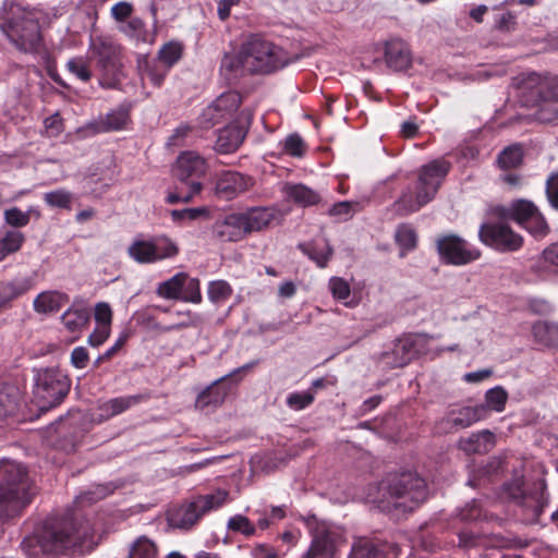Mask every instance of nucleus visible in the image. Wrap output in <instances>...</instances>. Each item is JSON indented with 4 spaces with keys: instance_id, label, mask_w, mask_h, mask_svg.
<instances>
[{
    "instance_id": "nucleus-1",
    "label": "nucleus",
    "mask_w": 558,
    "mask_h": 558,
    "mask_svg": "<svg viewBox=\"0 0 558 558\" xmlns=\"http://www.w3.org/2000/svg\"><path fill=\"white\" fill-rule=\"evenodd\" d=\"M427 485L423 477L413 472L389 473L378 484L369 487L367 500L381 511H413L426 500Z\"/></svg>"
},
{
    "instance_id": "nucleus-2",
    "label": "nucleus",
    "mask_w": 558,
    "mask_h": 558,
    "mask_svg": "<svg viewBox=\"0 0 558 558\" xmlns=\"http://www.w3.org/2000/svg\"><path fill=\"white\" fill-rule=\"evenodd\" d=\"M35 495V487L27 469L16 461L0 463V520L20 515Z\"/></svg>"
},
{
    "instance_id": "nucleus-3",
    "label": "nucleus",
    "mask_w": 558,
    "mask_h": 558,
    "mask_svg": "<svg viewBox=\"0 0 558 558\" xmlns=\"http://www.w3.org/2000/svg\"><path fill=\"white\" fill-rule=\"evenodd\" d=\"M450 168V162L442 158L422 166L414 190L408 189L395 203L397 213L403 216L415 213L434 199Z\"/></svg>"
},
{
    "instance_id": "nucleus-4",
    "label": "nucleus",
    "mask_w": 558,
    "mask_h": 558,
    "mask_svg": "<svg viewBox=\"0 0 558 558\" xmlns=\"http://www.w3.org/2000/svg\"><path fill=\"white\" fill-rule=\"evenodd\" d=\"M0 25L22 50L29 51L40 43V28L36 13L21 3L7 0L0 9Z\"/></svg>"
},
{
    "instance_id": "nucleus-5",
    "label": "nucleus",
    "mask_w": 558,
    "mask_h": 558,
    "mask_svg": "<svg viewBox=\"0 0 558 558\" xmlns=\"http://www.w3.org/2000/svg\"><path fill=\"white\" fill-rule=\"evenodd\" d=\"M90 537L86 527L77 526L71 518L52 519L45 523L38 542L45 553L65 555L81 547Z\"/></svg>"
},
{
    "instance_id": "nucleus-6",
    "label": "nucleus",
    "mask_w": 558,
    "mask_h": 558,
    "mask_svg": "<svg viewBox=\"0 0 558 558\" xmlns=\"http://www.w3.org/2000/svg\"><path fill=\"white\" fill-rule=\"evenodd\" d=\"M88 53L102 75L100 83L108 87L116 86L123 77L122 46L109 35H97L90 37Z\"/></svg>"
},
{
    "instance_id": "nucleus-7",
    "label": "nucleus",
    "mask_w": 558,
    "mask_h": 558,
    "mask_svg": "<svg viewBox=\"0 0 558 558\" xmlns=\"http://www.w3.org/2000/svg\"><path fill=\"white\" fill-rule=\"evenodd\" d=\"M241 47L244 69L248 73L267 74L288 64L284 51L259 35L248 36Z\"/></svg>"
},
{
    "instance_id": "nucleus-8",
    "label": "nucleus",
    "mask_w": 558,
    "mask_h": 558,
    "mask_svg": "<svg viewBox=\"0 0 558 558\" xmlns=\"http://www.w3.org/2000/svg\"><path fill=\"white\" fill-rule=\"evenodd\" d=\"M34 399L41 412L62 403L71 387L69 378L56 367L34 368Z\"/></svg>"
},
{
    "instance_id": "nucleus-9",
    "label": "nucleus",
    "mask_w": 558,
    "mask_h": 558,
    "mask_svg": "<svg viewBox=\"0 0 558 558\" xmlns=\"http://www.w3.org/2000/svg\"><path fill=\"white\" fill-rule=\"evenodd\" d=\"M228 492L217 489L214 493L199 495L191 502L180 507L170 517L173 526L189 530L194 526L206 513L222 507L227 500Z\"/></svg>"
},
{
    "instance_id": "nucleus-10",
    "label": "nucleus",
    "mask_w": 558,
    "mask_h": 558,
    "mask_svg": "<svg viewBox=\"0 0 558 558\" xmlns=\"http://www.w3.org/2000/svg\"><path fill=\"white\" fill-rule=\"evenodd\" d=\"M436 250L446 265L464 266L481 257V252L463 238L449 233L436 239Z\"/></svg>"
},
{
    "instance_id": "nucleus-11",
    "label": "nucleus",
    "mask_w": 558,
    "mask_h": 558,
    "mask_svg": "<svg viewBox=\"0 0 558 558\" xmlns=\"http://www.w3.org/2000/svg\"><path fill=\"white\" fill-rule=\"evenodd\" d=\"M312 541L302 558H335L343 544V533L336 526L319 523L311 529Z\"/></svg>"
},
{
    "instance_id": "nucleus-12",
    "label": "nucleus",
    "mask_w": 558,
    "mask_h": 558,
    "mask_svg": "<svg viewBox=\"0 0 558 558\" xmlns=\"http://www.w3.org/2000/svg\"><path fill=\"white\" fill-rule=\"evenodd\" d=\"M478 238L482 243L501 253L518 251L523 244V238L505 222L482 223Z\"/></svg>"
},
{
    "instance_id": "nucleus-13",
    "label": "nucleus",
    "mask_w": 558,
    "mask_h": 558,
    "mask_svg": "<svg viewBox=\"0 0 558 558\" xmlns=\"http://www.w3.org/2000/svg\"><path fill=\"white\" fill-rule=\"evenodd\" d=\"M514 219L536 239L545 238L549 233V226L538 207L530 199H514Z\"/></svg>"
},
{
    "instance_id": "nucleus-14",
    "label": "nucleus",
    "mask_w": 558,
    "mask_h": 558,
    "mask_svg": "<svg viewBox=\"0 0 558 558\" xmlns=\"http://www.w3.org/2000/svg\"><path fill=\"white\" fill-rule=\"evenodd\" d=\"M508 496L523 508L531 510L534 519H537L548 504L546 495V485L538 483L533 492L526 493L523 488V482L519 478L506 485Z\"/></svg>"
},
{
    "instance_id": "nucleus-15",
    "label": "nucleus",
    "mask_w": 558,
    "mask_h": 558,
    "mask_svg": "<svg viewBox=\"0 0 558 558\" xmlns=\"http://www.w3.org/2000/svg\"><path fill=\"white\" fill-rule=\"evenodd\" d=\"M519 88L535 102L558 101V76L527 73L522 75Z\"/></svg>"
},
{
    "instance_id": "nucleus-16",
    "label": "nucleus",
    "mask_w": 558,
    "mask_h": 558,
    "mask_svg": "<svg viewBox=\"0 0 558 558\" xmlns=\"http://www.w3.org/2000/svg\"><path fill=\"white\" fill-rule=\"evenodd\" d=\"M253 113L251 110H242L240 124H231L221 129L215 143V150L220 154H231L243 143L246 136V128L251 124Z\"/></svg>"
},
{
    "instance_id": "nucleus-17",
    "label": "nucleus",
    "mask_w": 558,
    "mask_h": 558,
    "mask_svg": "<svg viewBox=\"0 0 558 558\" xmlns=\"http://www.w3.org/2000/svg\"><path fill=\"white\" fill-rule=\"evenodd\" d=\"M240 104L241 97L239 94L233 92L221 94L204 109L201 116L202 124L207 128L221 122L228 116L236 111Z\"/></svg>"
},
{
    "instance_id": "nucleus-18",
    "label": "nucleus",
    "mask_w": 558,
    "mask_h": 558,
    "mask_svg": "<svg viewBox=\"0 0 558 558\" xmlns=\"http://www.w3.org/2000/svg\"><path fill=\"white\" fill-rule=\"evenodd\" d=\"M485 415L486 409L484 404L475 407H462L457 410H451L439 422V429L445 433H452L459 429H463L484 418Z\"/></svg>"
},
{
    "instance_id": "nucleus-19",
    "label": "nucleus",
    "mask_w": 558,
    "mask_h": 558,
    "mask_svg": "<svg viewBox=\"0 0 558 558\" xmlns=\"http://www.w3.org/2000/svg\"><path fill=\"white\" fill-rule=\"evenodd\" d=\"M35 287L31 276H17L0 280V314L11 310L16 300L23 298Z\"/></svg>"
},
{
    "instance_id": "nucleus-20",
    "label": "nucleus",
    "mask_w": 558,
    "mask_h": 558,
    "mask_svg": "<svg viewBox=\"0 0 558 558\" xmlns=\"http://www.w3.org/2000/svg\"><path fill=\"white\" fill-rule=\"evenodd\" d=\"M208 165L196 151H184L177 159L175 177L181 184L189 185L192 181H199L207 172Z\"/></svg>"
},
{
    "instance_id": "nucleus-21",
    "label": "nucleus",
    "mask_w": 558,
    "mask_h": 558,
    "mask_svg": "<svg viewBox=\"0 0 558 558\" xmlns=\"http://www.w3.org/2000/svg\"><path fill=\"white\" fill-rule=\"evenodd\" d=\"M251 184L250 177L236 171H223L217 178L215 193L220 198L230 201L247 191Z\"/></svg>"
},
{
    "instance_id": "nucleus-22",
    "label": "nucleus",
    "mask_w": 558,
    "mask_h": 558,
    "mask_svg": "<svg viewBox=\"0 0 558 558\" xmlns=\"http://www.w3.org/2000/svg\"><path fill=\"white\" fill-rule=\"evenodd\" d=\"M150 399L149 392H140L131 396H120L105 401L99 404L100 421H107L113 416L124 413L125 411L146 402Z\"/></svg>"
},
{
    "instance_id": "nucleus-23",
    "label": "nucleus",
    "mask_w": 558,
    "mask_h": 558,
    "mask_svg": "<svg viewBox=\"0 0 558 558\" xmlns=\"http://www.w3.org/2000/svg\"><path fill=\"white\" fill-rule=\"evenodd\" d=\"M415 341L411 336H405L396 341L391 352H383L380 361L390 368L408 365L416 355Z\"/></svg>"
},
{
    "instance_id": "nucleus-24",
    "label": "nucleus",
    "mask_w": 558,
    "mask_h": 558,
    "mask_svg": "<svg viewBox=\"0 0 558 558\" xmlns=\"http://www.w3.org/2000/svg\"><path fill=\"white\" fill-rule=\"evenodd\" d=\"M214 234L221 241L236 242L246 234V228L242 213L227 215L214 225Z\"/></svg>"
},
{
    "instance_id": "nucleus-25",
    "label": "nucleus",
    "mask_w": 558,
    "mask_h": 558,
    "mask_svg": "<svg viewBox=\"0 0 558 558\" xmlns=\"http://www.w3.org/2000/svg\"><path fill=\"white\" fill-rule=\"evenodd\" d=\"M392 547L366 537L356 538L351 547L348 558H393Z\"/></svg>"
},
{
    "instance_id": "nucleus-26",
    "label": "nucleus",
    "mask_w": 558,
    "mask_h": 558,
    "mask_svg": "<svg viewBox=\"0 0 558 558\" xmlns=\"http://www.w3.org/2000/svg\"><path fill=\"white\" fill-rule=\"evenodd\" d=\"M256 362L247 363L241 367L235 368L230 374H227L218 379H216L211 386H209L206 390L202 391L196 399V407L204 409L206 407L213 405L217 407L221 404L226 398V390L218 386V384L226 380V378L233 377L234 375L240 374L243 371H247L253 367Z\"/></svg>"
},
{
    "instance_id": "nucleus-27",
    "label": "nucleus",
    "mask_w": 558,
    "mask_h": 558,
    "mask_svg": "<svg viewBox=\"0 0 558 558\" xmlns=\"http://www.w3.org/2000/svg\"><path fill=\"white\" fill-rule=\"evenodd\" d=\"M385 61L393 71H404L412 63V56L408 45L401 39H392L386 44Z\"/></svg>"
},
{
    "instance_id": "nucleus-28",
    "label": "nucleus",
    "mask_w": 558,
    "mask_h": 558,
    "mask_svg": "<svg viewBox=\"0 0 558 558\" xmlns=\"http://www.w3.org/2000/svg\"><path fill=\"white\" fill-rule=\"evenodd\" d=\"M298 248L319 268H326L333 255V248L324 236L299 243Z\"/></svg>"
},
{
    "instance_id": "nucleus-29",
    "label": "nucleus",
    "mask_w": 558,
    "mask_h": 558,
    "mask_svg": "<svg viewBox=\"0 0 558 558\" xmlns=\"http://www.w3.org/2000/svg\"><path fill=\"white\" fill-rule=\"evenodd\" d=\"M128 110L119 107L88 123L87 129L95 134L116 132L122 130L128 123Z\"/></svg>"
},
{
    "instance_id": "nucleus-30",
    "label": "nucleus",
    "mask_w": 558,
    "mask_h": 558,
    "mask_svg": "<svg viewBox=\"0 0 558 558\" xmlns=\"http://www.w3.org/2000/svg\"><path fill=\"white\" fill-rule=\"evenodd\" d=\"M137 70L142 80L147 78L155 87H160L162 85L170 71L156 58H149L146 54L137 57Z\"/></svg>"
},
{
    "instance_id": "nucleus-31",
    "label": "nucleus",
    "mask_w": 558,
    "mask_h": 558,
    "mask_svg": "<svg viewBox=\"0 0 558 558\" xmlns=\"http://www.w3.org/2000/svg\"><path fill=\"white\" fill-rule=\"evenodd\" d=\"M494 446L495 435L487 429L474 433L466 438H461L459 441V448L468 454L484 453L489 451Z\"/></svg>"
},
{
    "instance_id": "nucleus-32",
    "label": "nucleus",
    "mask_w": 558,
    "mask_h": 558,
    "mask_svg": "<svg viewBox=\"0 0 558 558\" xmlns=\"http://www.w3.org/2000/svg\"><path fill=\"white\" fill-rule=\"evenodd\" d=\"M247 234L260 231L275 219L276 211L269 207H252L242 213Z\"/></svg>"
},
{
    "instance_id": "nucleus-33",
    "label": "nucleus",
    "mask_w": 558,
    "mask_h": 558,
    "mask_svg": "<svg viewBox=\"0 0 558 558\" xmlns=\"http://www.w3.org/2000/svg\"><path fill=\"white\" fill-rule=\"evenodd\" d=\"M68 302L69 296L63 292L45 291L34 299L33 307L39 314L56 313Z\"/></svg>"
},
{
    "instance_id": "nucleus-34",
    "label": "nucleus",
    "mask_w": 558,
    "mask_h": 558,
    "mask_svg": "<svg viewBox=\"0 0 558 558\" xmlns=\"http://www.w3.org/2000/svg\"><path fill=\"white\" fill-rule=\"evenodd\" d=\"M128 255L138 264L157 263L151 236L134 239L128 247Z\"/></svg>"
},
{
    "instance_id": "nucleus-35",
    "label": "nucleus",
    "mask_w": 558,
    "mask_h": 558,
    "mask_svg": "<svg viewBox=\"0 0 558 558\" xmlns=\"http://www.w3.org/2000/svg\"><path fill=\"white\" fill-rule=\"evenodd\" d=\"M284 193L289 201L303 207L316 205L320 201L319 194L304 184H288Z\"/></svg>"
},
{
    "instance_id": "nucleus-36",
    "label": "nucleus",
    "mask_w": 558,
    "mask_h": 558,
    "mask_svg": "<svg viewBox=\"0 0 558 558\" xmlns=\"http://www.w3.org/2000/svg\"><path fill=\"white\" fill-rule=\"evenodd\" d=\"M535 340L546 347H558V324L536 322L533 327Z\"/></svg>"
},
{
    "instance_id": "nucleus-37",
    "label": "nucleus",
    "mask_w": 558,
    "mask_h": 558,
    "mask_svg": "<svg viewBox=\"0 0 558 558\" xmlns=\"http://www.w3.org/2000/svg\"><path fill=\"white\" fill-rule=\"evenodd\" d=\"M185 272H178L168 280L160 282L157 286L156 293L158 296L166 300H179L181 296V290L183 287V280Z\"/></svg>"
},
{
    "instance_id": "nucleus-38",
    "label": "nucleus",
    "mask_w": 558,
    "mask_h": 558,
    "mask_svg": "<svg viewBox=\"0 0 558 558\" xmlns=\"http://www.w3.org/2000/svg\"><path fill=\"white\" fill-rule=\"evenodd\" d=\"M20 408V392L14 387L0 389V418L14 415Z\"/></svg>"
},
{
    "instance_id": "nucleus-39",
    "label": "nucleus",
    "mask_w": 558,
    "mask_h": 558,
    "mask_svg": "<svg viewBox=\"0 0 558 558\" xmlns=\"http://www.w3.org/2000/svg\"><path fill=\"white\" fill-rule=\"evenodd\" d=\"M153 243L157 263L163 259L173 258L179 254L178 244L165 234L153 235Z\"/></svg>"
},
{
    "instance_id": "nucleus-40",
    "label": "nucleus",
    "mask_w": 558,
    "mask_h": 558,
    "mask_svg": "<svg viewBox=\"0 0 558 558\" xmlns=\"http://www.w3.org/2000/svg\"><path fill=\"white\" fill-rule=\"evenodd\" d=\"M61 320L69 331L74 332L86 325L88 312L83 307L72 306L62 314Z\"/></svg>"
},
{
    "instance_id": "nucleus-41",
    "label": "nucleus",
    "mask_w": 558,
    "mask_h": 558,
    "mask_svg": "<svg viewBox=\"0 0 558 558\" xmlns=\"http://www.w3.org/2000/svg\"><path fill=\"white\" fill-rule=\"evenodd\" d=\"M24 240L25 236L21 231L16 229L8 230L3 238L0 239V262L8 255L17 252Z\"/></svg>"
},
{
    "instance_id": "nucleus-42",
    "label": "nucleus",
    "mask_w": 558,
    "mask_h": 558,
    "mask_svg": "<svg viewBox=\"0 0 558 558\" xmlns=\"http://www.w3.org/2000/svg\"><path fill=\"white\" fill-rule=\"evenodd\" d=\"M182 54L183 45L178 41H170L159 49L156 59L171 70V68L181 60Z\"/></svg>"
},
{
    "instance_id": "nucleus-43",
    "label": "nucleus",
    "mask_w": 558,
    "mask_h": 558,
    "mask_svg": "<svg viewBox=\"0 0 558 558\" xmlns=\"http://www.w3.org/2000/svg\"><path fill=\"white\" fill-rule=\"evenodd\" d=\"M232 288L226 280H213L208 283L207 295L211 303L221 305L232 295Z\"/></svg>"
},
{
    "instance_id": "nucleus-44",
    "label": "nucleus",
    "mask_w": 558,
    "mask_h": 558,
    "mask_svg": "<svg viewBox=\"0 0 558 558\" xmlns=\"http://www.w3.org/2000/svg\"><path fill=\"white\" fill-rule=\"evenodd\" d=\"M203 185L199 181H192L189 185L182 184V186H177L174 192H171L167 195V203L175 204L179 202L189 203L195 195H197Z\"/></svg>"
},
{
    "instance_id": "nucleus-45",
    "label": "nucleus",
    "mask_w": 558,
    "mask_h": 558,
    "mask_svg": "<svg viewBox=\"0 0 558 558\" xmlns=\"http://www.w3.org/2000/svg\"><path fill=\"white\" fill-rule=\"evenodd\" d=\"M157 546L146 536L138 537L131 546L129 558H156Z\"/></svg>"
},
{
    "instance_id": "nucleus-46",
    "label": "nucleus",
    "mask_w": 558,
    "mask_h": 558,
    "mask_svg": "<svg viewBox=\"0 0 558 558\" xmlns=\"http://www.w3.org/2000/svg\"><path fill=\"white\" fill-rule=\"evenodd\" d=\"M180 301L198 304L202 302L199 280L185 272Z\"/></svg>"
},
{
    "instance_id": "nucleus-47",
    "label": "nucleus",
    "mask_w": 558,
    "mask_h": 558,
    "mask_svg": "<svg viewBox=\"0 0 558 558\" xmlns=\"http://www.w3.org/2000/svg\"><path fill=\"white\" fill-rule=\"evenodd\" d=\"M72 198V193L64 189H58L44 194V202L53 208L71 209Z\"/></svg>"
},
{
    "instance_id": "nucleus-48",
    "label": "nucleus",
    "mask_w": 558,
    "mask_h": 558,
    "mask_svg": "<svg viewBox=\"0 0 558 558\" xmlns=\"http://www.w3.org/2000/svg\"><path fill=\"white\" fill-rule=\"evenodd\" d=\"M119 31L136 41H146L147 32L140 17H132L119 27Z\"/></svg>"
},
{
    "instance_id": "nucleus-49",
    "label": "nucleus",
    "mask_w": 558,
    "mask_h": 558,
    "mask_svg": "<svg viewBox=\"0 0 558 558\" xmlns=\"http://www.w3.org/2000/svg\"><path fill=\"white\" fill-rule=\"evenodd\" d=\"M507 399H508L507 391L502 387L496 386L486 391V393H485V403L486 404L484 407L486 410L488 408L496 412H502L505 410Z\"/></svg>"
},
{
    "instance_id": "nucleus-50",
    "label": "nucleus",
    "mask_w": 558,
    "mask_h": 558,
    "mask_svg": "<svg viewBox=\"0 0 558 558\" xmlns=\"http://www.w3.org/2000/svg\"><path fill=\"white\" fill-rule=\"evenodd\" d=\"M328 288L333 299L342 302L345 306H350L348 299L351 294V288L347 280L340 277H331L328 282Z\"/></svg>"
},
{
    "instance_id": "nucleus-51",
    "label": "nucleus",
    "mask_w": 558,
    "mask_h": 558,
    "mask_svg": "<svg viewBox=\"0 0 558 558\" xmlns=\"http://www.w3.org/2000/svg\"><path fill=\"white\" fill-rule=\"evenodd\" d=\"M523 154L519 146H509L498 155V165L502 169H512L522 162Z\"/></svg>"
},
{
    "instance_id": "nucleus-52",
    "label": "nucleus",
    "mask_w": 558,
    "mask_h": 558,
    "mask_svg": "<svg viewBox=\"0 0 558 558\" xmlns=\"http://www.w3.org/2000/svg\"><path fill=\"white\" fill-rule=\"evenodd\" d=\"M395 238L398 245L405 251H411L416 246V232L409 225H400L396 231Z\"/></svg>"
},
{
    "instance_id": "nucleus-53",
    "label": "nucleus",
    "mask_w": 558,
    "mask_h": 558,
    "mask_svg": "<svg viewBox=\"0 0 558 558\" xmlns=\"http://www.w3.org/2000/svg\"><path fill=\"white\" fill-rule=\"evenodd\" d=\"M314 399L315 392L312 390L292 392L287 397V405L294 411H301L310 407Z\"/></svg>"
},
{
    "instance_id": "nucleus-54",
    "label": "nucleus",
    "mask_w": 558,
    "mask_h": 558,
    "mask_svg": "<svg viewBox=\"0 0 558 558\" xmlns=\"http://www.w3.org/2000/svg\"><path fill=\"white\" fill-rule=\"evenodd\" d=\"M228 530L238 532L244 536H252L255 534L256 529L248 518L242 514L231 517L227 523Z\"/></svg>"
},
{
    "instance_id": "nucleus-55",
    "label": "nucleus",
    "mask_w": 558,
    "mask_h": 558,
    "mask_svg": "<svg viewBox=\"0 0 558 558\" xmlns=\"http://www.w3.org/2000/svg\"><path fill=\"white\" fill-rule=\"evenodd\" d=\"M66 69L70 73L75 75L82 82H88L92 77V72L87 62L82 58H72L66 62Z\"/></svg>"
},
{
    "instance_id": "nucleus-56",
    "label": "nucleus",
    "mask_w": 558,
    "mask_h": 558,
    "mask_svg": "<svg viewBox=\"0 0 558 558\" xmlns=\"http://www.w3.org/2000/svg\"><path fill=\"white\" fill-rule=\"evenodd\" d=\"M220 68L229 72H246L244 69V59L242 58V47L238 53H226L221 60Z\"/></svg>"
},
{
    "instance_id": "nucleus-57",
    "label": "nucleus",
    "mask_w": 558,
    "mask_h": 558,
    "mask_svg": "<svg viewBox=\"0 0 558 558\" xmlns=\"http://www.w3.org/2000/svg\"><path fill=\"white\" fill-rule=\"evenodd\" d=\"M4 220L14 228H22L28 225L27 216L17 207L7 209L4 211Z\"/></svg>"
},
{
    "instance_id": "nucleus-58",
    "label": "nucleus",
    "mask_w": 558,
    "mask_h": 558,
    "mask_svg": "<svg viewBox=\"0 0 558 558\" xmlns=\"http://www.w3.org/2000/svg\"><path fill=\"white\" fill-rule=\"evenodd\" d=\"M207 214V209L203 207L198 208H184V209H174L171 211V217L174 221L180 220H196L199 217Z\"/></svg>"
},
{
    "instance_id": "nucleus-59",
    "label": "nucleus",
    "mask_w": 558,
    "mask_h": 558,
    "mask_svg": "<svg viewBox=\"0 0 558 558\" xmlns=\"http://www.w3.org/2000/svg\"><path fill=\"white\" fill-rule=\"evenodd\" d=\"M284 150L294 157H301L304 154V141L299 134H290L284 140Z\"/></svg>"
},
{
    "instance_id": "nucleus-60",
    "label": "nucleus",
    "mask_w": 558,
    "mask_h": 558,
    "mask_svg": "<svg viewBox=\"0 0 558 558\" xmlns=\"http://www.w3.org/2000/svg\"><path fill=\"white\" fill-rule=\"evenodd\" d=\"M95 319L97 326H107L111 328L112 311L108 303L99 302L95 306Z\"/></svg>"
},
{
    "instance_id": "nucleus-61",
    "label": "nucleus",
    "mask_w": 558,
    "mask_h": 558,
    "mask_svg": "<svg viewBox=\"0 0 558 558\" xmlns=\"http://www.w3.org/2000/svg\"><path fill=\"white\" fill-rule=\"evenodd\" d=\"M545 192L551 207L558 210V172L547 178Z\"/></svg>"
},
{
    "instance_id": "nucleus-62",
    "label": "nucleus",
    "mask_w": 558,
    "mask_h": 558,
    "mask_svg": "<svg viewBox=\"0 0 558 558\" xmlns=\"http://www.w3.org/2000/svg\"><path fill=\"white\" fill-rule=\"evenodd\" d=\"M110 327L97 326L94 331L89 335L87 343L93 348H99L102 345L110 336Z\"/></svg>"
},
{
    "instance_id": "nucleus-63",
    "label": "nucleus",
    "mask_w": 558,
    "mask_h": 558,
    "mask_svg": "<svg viewBox=\"0 0 558 558\" xmlns=\"http://www.w3.org/2000/svg\"><path fill=\"white\" fill-rule=\"evenodd\" d=\"M133 7L130 2L121 1L111 8V16L118 22H124L131 16Z\"/></svg>"
},
{
    "instance_id": "nucleus-64",
    "label": "nucleus",
    "mask_w": 558,
    "mask_h": 558,
    "mask_svg": "<svg viewBox=\"0 0 558 558\" xmlns=\"http://www.w3.org/2000/svg\"><path fill=\"white\" fill-rule=\"evenodd\" d=\"M252 558H280L274 547L267 544H256L251 550Z\"/></svg>"
}]
</instances>
